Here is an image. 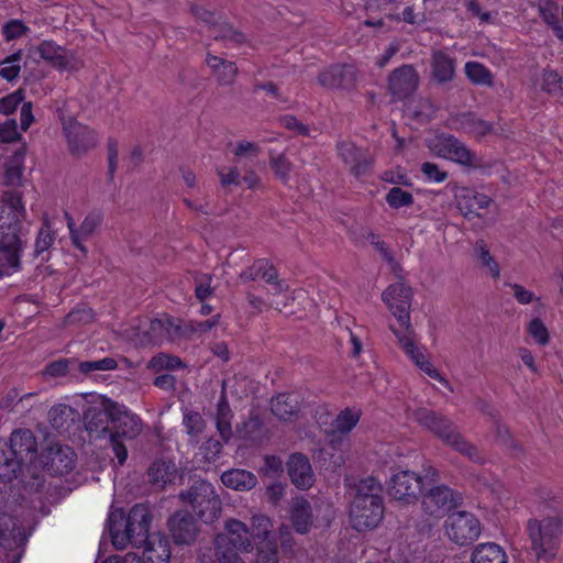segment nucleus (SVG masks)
Segmentation results:
<instances>
[{
  "label": "nucleus",
  "instance_id": "aec40b11",
  "mask_svg": "<svg viewBox=\"0 0 563 563\" xmlns=\"http://www.w3.org/2000/svg\"><path fill=\"white\" fill-rule=\"evenodd\" d=\"M110 399L102 402V408H90L85 412V427L91 439L110 440L111 417H110Z\"/></svg>",
  "mask_w": 563,
  "mask_h": 563
},
{
  "label": "nucleus",
  "instance_id": "bb28decb",
  "mask_svg": "<svg viewBox=\"0 0 563 563\" xmlns=\"http://www.w3.org/2000/svg\"><path fill=\"white\" fill-rule=\"evenodd\" d=\"M67 227L70 232V239L73 244L80 250L84 254L87 253V249L84 245V241L88 239L101 223V217L96 213L88 214L80 227L76 229L74 219L66 213Z\"/></svg>",
  "mask_w": 563,
  "mask_h": 563
},
{
  "label": "nucleus",
  "instance_id": "7c9ffc66",
  "mask_svg": "<svg viewBox=\"0 0 563 563\" xmlns=\"http://www.w3.org/2000/svg\"><path fill=\"white\" fill-rule=\"evenodd\" d=\"M22 542L23 534L15 519L7 514H0V548L13 550Z\"/></svg>",
  "mask_w": 563,
  "mask_h": 563
},
{
  "label": "nucleus",
  "instance_id": "412c9836",
  "mask_svg": "<svg viewBox=\"0 0 563 563\" xmlns=\"http://www.w3.org/2000/svg\"><path fill=\"white\" fill-rule=\"evenodd\" d=\"M419 85V76L412 65H402L395 69L388 79V88L393 96L402 99L411 95Z\"/></svg>",
  "mask_w": 563,
  "mask_h": 563
},
{
  "label": "nucleus",
  "instance_id": "0eeeda50",
  "mask_svg": "<svg viewBox=\"0 0 563 563\" xmlns=\"http://www.w3.org/2000/svg\"><path fill=\"white\" fill-rule=\"evenodd\" d=\"M391 313L396 317L399 327L404 328L401 333H415L410 322V307L412 300V290L404 282L390 285L382 295Z\"/></svg>",
  "mask_w": 563,
  "mask_h": 563
},
{
  "label": "nucleus",
  "instance_id": "c85d7f7f",
  "mask_svg": "<svg viewBox=\"0 0 563 563\" xmlns=\"http://www.w3.org/2000/svg\"><path fill=\"white\" fill-rule=\"evenodd\" d=\"M225 529L227 533H221L217 537L227 538L229 540V547L236 551H249L252 548L250 529L244 522L231 519L227 521Z\"/></svg>",
  "mask_w": 563,
  "mask_h": 563
},
{
  "label": "nucleus",
  "instance_id": "f3484780",
  "mask_svg": "<svg viewBox=\"0 0 563 563\" xmlns=\"http://www.w3.org/2000/svg\"><path fill=\"white\" fill-rule=\"evenodd\" d=\"M430 148L440 157L453 161L461 165H475V154L464 143L453 135L438 136Z\"/></svg>",
  "mask_w": 563,
  "mask_h": 563
},
{
  "label": "nucleus",
  "instance_id": "f704fd0d",
  "mask_svg": "<svg viewBox=\"0 0 563 563\" xmlns=\"http://www.w3.org/2000/svg\"><path fill=\"white\" fill-rule=\"evenodd\" d=\"M207 65L211 68L220 85H231L238 75V67L233 62L208 54Z\"/></svg>",
  "mask_w": 563,
  "mask_h": 563
},
{
  "label": "nucleus",
  "instance_id": "69168bd1",
  "mask_svg": "<svg viewBox=\"0 0 563 563\" xmlns=\"http://www.w3.org/2000/svg\"><path fill=\"white\" fill-rule=\"evenodd\" d=\"M29 30L21 20H11L3 25L2 33L7 41H12L27 33Z\"/></svg>",
  "mask_w": 563,
  "mask_h": 563
},
{
  "label": "nucleus",
  "instance_id": "2eb2a0df",
  "mask_svg": "<svg viewBox=\"0 0 563 563\" xmlns=\"http://www.w3.org/2000/svg\"><path fill=\"white\" fill-rule=\"evenodd\" d=\"M358 71L349 64H334L318 75V82L325 89L352 90L357 84Z\"/></svg>",
  "mask_w": 563,
  "mask_h": 563
},
{
  "label": "nucleus",
  "instance_id": "6e6552de",
  "mask_svg": "<svg viewBox=\"0 0 563 563\" xmlns=\"http://www.w3.org/2000/svg\"><path fill=\"white\" fill-rule=\"evenodd\" d=\"M444 528L449 539L461 547L473 543L482 531L479 520L467 511L451 514L444 522Z\"/></svg>",
  "mask_w": 563,
  "mask_h": 563
},
{
  "label": "nucleus",
  "instance_id": "7ed1b4c3",
  "mask_svg": "<svg viewBox=\"0 0 563 563\" xmlns=\"http://www.w3.org/2000/svg\"><path fill=\"white\" fill-rule=\"evenodd\" d=\"M412 417L421 427L428 429L444 444L451 446L468 460L473 462L482 460L477 448L460 433L456 426L449 418L428 408L413 410Z\"/></svg>",
  "mask_w": 563,
  "mask_h": 563
},
{
  "label": "nucleus",
  "instance_id": "de8ad7c7",
  "mask_svg": "<svg viewBox=\"0 0 563 563\" xmlns=\"http://www.w3.org/2000/svg\"><path fill=\"white\" fill-rule=\"evenodd\" d=\"M55 239V232L51 229L48 220L45 219L35 240L34 255L40 256L44 252L48 251L54 244Z\"/></svg>",
  "mask_w": 563,
  "mask_h": 563
},
{
  "label": "nucleus",
  "instance_id": "338daca9",
  "mask_svg": "<svg viewBox=\"0 0 563 563\" xmlns=\"http://www.w3.org/2000/svg\"><path fill=\"white\" fill-rule=\"evenodd\" d=\"M21 135L18 132V124L14 119L7 120L0 124V142L12 143L20 140Z\"/></svg>",
  "mask_w": 563,
  "mask_h": 563
},
{
  "label": "nucleus",
  "instance_id": "680f3d73",
  "mask_svg": "<svg viewBox=\"0 0 563 563\" xmlns=\"http://www.w3.org/2000/svg\"><path fill=\"white\" fill-rule=\"evenodd\" d=\"M20 465L13 455H8L0 450V477L11 479L20 470Z\"/></svg>",
  "mask_w": 563,
  "mask_h": 563
},
{
  "label": "nucleus",
  "instance_id": "58836bf2",
  "mask_svg": "<svg viewBox=\"0 0 563 563\" xmlns=\"http://www.w3.org/2000/svg\"><path fill=\"white\" fill-rule=\"evenodd\" d=\"M459 129L474 136H485L492 131V124L473 113H462L455 119Z\"/></svg>",
  "mask_w": 563,
  "mask_h": 563
},
{
  "label": "nucleus",
  "instance_id": "5fc2aeb1",
  "mask_svg": "<svg viewBox=\"0 0 563 563\" xmlns=\"http://www.w3.org/2000/svg\"><path fill=\"white\" fill-rule=\"evenodd\" d=\"M183 366L181 360L177 356L159 353L153 356L148 363V368L159 372L163 369H175Z\"/></svg>",
  "mask_w": 563,
  "mask_h": 563
},
{
  "label": "nucleus",
  "instance_id": "09e8293b",
  "mask_svg": "<svg viewBox=\"0 0 563 563\" xmlns=\"http://www.w3.org/2000/svg\"><path fill=\"white\" fill-rule=\"evenodd\" d=\"M360 412L351 409L341 411L333 420V431L339 433H349L358 422Z\"/></svg>",
  "mask_w": 563,
  "mask_h": 563
},
{
  "label": "nucleus",
  "instance_id": "2f4dec72",
  "mask_svg": "<svg viewBox=\"0 0 563 563\" xmlns=\"http://www.w3.org/2000/svg\"><path fill=\"white\" fill-rule=\"evenodd\" d=\"M299 396L292 393L279 394L272 399V412L280 420H291L299 412Z\"/></svg>",
  "mask_w": 563,
  "mask_h": 563
},
{
  "label": "nucleus",
  "instance_id": "4468645a",
  "mask_svg": "<svg viewBox=\"0 0 563 563\" xmlns=\"http://www.w3.org/2000/svg\"><path fill=\"white\" fill-rule=\"evenodd\" d=\"M422 488V477L411 471H400L394 474L388 485V495L406 504L418 499Z\"/></svg>",
  "mask_w": 563,
  "mask_h": 563
},
{
  "label": "nucleus",
  "instance_id": "4c0bfd02",
  "mask_svg": "<svg viewBox=\"0 0 563 563\" xmlns=\"http://www.w3.org/2000/svg\"><path fill=\"white\" fill-rule=\"evenodd\" d=\"M311 507L310 504L302 498H296L291 505V520L295 529L299 533H306L311 526Z\"/></svg>",
  "mask_w": 563,
  "mask_h": 563
},
{
  "label": "nucleus",
  "instance_id": "37998d69",
  "mask_svg": "<svg viewBox=\"0 0 563 563\" xmlns=\"http://www.w3.org/2000/svg\"><path fill=\"white\" fill-rule=\"evenodd\" d=\"M474 254L483 268H486L493 278L497 279L500 276L498 263L492 256L487 244L483 240H478L474 245Z\"/></svg>",
  "mask_w": 563,
  "mask_h": 563
},
{
  "label": "nucleus",
  "instance_id": "a878e982",
  "mask_svg": "<svg viewBox=\"0 0 563 563\" xmlns=\"http://www.w3.org/2000/svg\"><path fill=\"white\" fill-rule=\"evenodd\" d=\"M40 56L53 66L68 69L76 66V57L73 52L55 44L52 41H43L36 48Z\"/></svg>",
  "mask_w": 563,
  "mask_h": 563
},
{
  "label": "nucleus",
  "instance_id": "1a4fd4ad",
  "mask_svg": "<svg viewBox=\"0 0 563 563\" xmlns=\"http://www.w3.org/2000/svg\"><path fill=\"white\" fill-rule=\"evenodd\" d=\"M390 330L397 338L398 344L404 350L406 355L428 376L438 382L442 383L445 387L452 390V387L446 378H444L441 373L434 368L431 362L426 357L422 351H420L417 346L416 342V333L407 332L401 333L400 329H396L390 325Z\"/></svg>",
  "mask_w": 563,
  "mask_h": 563
},
{
  "label": "nucleus",
  "instance_id": "864d4df0",
  "mask_svg": "<svg viewBox=\"0 0 563 563\" xmlns=\"http://www.w3.org/2000/svg\"><path fill=\"white\" fill-rule=\"evenodd\" d=\"M118 363L112 357H104L98 361H86L78 364V369L82 374H89L91 372H104L115 369Z\"/></svg>",
  "mask_w": 563,
  "mask_h": 563
},
{
  "label": "nucleus",
  "instance_id": "13d9d810",
  "mask_svg": "<svg viewBox=\"0 0 563 563\" xmlns=\"http://www.w3.org/2000/svg\"><path fill=\"white\" fill-rule=\"evenodd\" d=\"M278 550L275 542H265L257 544L255 563H278Z\"/></svg>",
  "mask_w": 563,
  "mask_h": 563
},
{
  "label": "nucleus",
  "instance_id": "a19ab883",
  "mask_svg": "<svg viewBox=\"0 0 563 563\" xmlns=\"http://www.w3.org/2000/svg\"><path fill=\"white\" fill-rule=\"evenodd\" d=\"M464 70L467 79L474 85L492 87L494 84L492 71L478 62H467Z\"/></svg>",
  "mask_w": 563,
  "mask_h": 563
},
{
  "label": "nucleus",
  "instance_id": "9b49d317",
  "mask_svg": "<svg viewBox=\"0 0 563 563\" xmlns=\"http://www.w3.org/2000/svg\"><path fill=\"white\" fill-rule=\"evenodd\" d=\"M63 131L67 141L69 152L75 156H81L93 148L98 139L96 133L87 125L74 118L63 121Z\"/></svg>",
  "mask_w": 563,
  "mask_h": 563
},
{
  "label": "nucleus",
  "instance_id": "cd10ccee",
  "mask_svg": "<svg viewBox=\"0 0 563 563\" xmlns=\"http://www.w3.org/2000/svg\"><path fill=\"white\" fill-rule=\"evenodd\" d=\"M492 202L493 200L488 196L470 189H464L457 196V208L466 218L481 217L479 211L486 209Z\"/></svg>",
  "mask_w": 563,
  "mask_h": 563
},
{
  "label": "nucleus",
  "instance_id": "052dcab7",
  "mask_svg": "<svg viewBox=\"0 0 563 563\" xmlns=\"http://www.w3.org/2000/svg\"><path fill=\"white\" fill-rule=\"evenodd\" d=\"M24 100V91L23 89H18L12 93L0 99V113L4 115L12 114L16 108L23 103Z\"/></svg>",
  "mask_w": 563,
  "mask_h": 563
},
{
  "label": "nucleus",
  "instance_id": "6e6d98bb",
  "mask_svg": "<svg viewBox=\"0 0 563 563\" xmlns=\"http://www.w3.org/2000/svg\"><path fill=\"white\" fill-rule=\"evenodd\" d=\"M183 423L186 428L187 433L190 437H198L206 428V422L202 416L197 411L187 410L184 413Z\"/></svg>",
  "mask_w": 563,
  "mask_h": 563
},
{
  "label": "nucleus",
  "instance_id": "9d476101",
  "mask_svg": "<svg viewBox=\"0 0 563 563\" xmlns=\"http://www.w3.org/2000/svg\"><path fill=\"white\" fill-rule=\"evenodd\" d=\"M336 152L354 177L360 178L371 173L374 157L367 148L350 141H341L336 144Z\"/></svg>",
  "mask_w": 563,
  "mask_h": 563
},
{
  "label": "nucleus",
  "instance_id": "e433bc0d",
  "mask_svg": "<svg viewBox=\"0 0 563 563\" xmlns=\"http://www.w3.org/2000/svg\"><path fill=\"white\" fill-rule=\"evenodd\" d=\"M538 11L543 22L551 27L554 35L563 42V25L559 20V5L553 0H539Z\"/></svg>",
  "mask_w": 563,
  "mask_h": 563
},
{
  "label": "nucleus",
  "instance_id": "473e14b6",
  "mask_svg": "<svg viewBox=\"0 0 563 563\" xmlns=\"http://www.w3.org/2000/svg\"><path fill=\"white\" fill-rule=\"evenodd\" d=\"M471 563H508L504 548L495 542L477 544L471 555Z\"/></svg>",
  "mask_w": 563,
  "mask_h": 563
},
{
  "label": "nucleus",
  "instance_id": "774afa93",
  "mask_svg": "<svg viewBox=\"0 0 563 563\" xmlns=\"http://www.w3.org/2000/svg\"><path fill=\"white\" fill-rule=\"evenodd\" d=\"M266 258L256 260L250 267L244 269L240 274V279L243 283H249L251 280H256L258 278L262 279L263 268H265Z\"/></svg>",
  "mask_w": 563,
  "mask_h": 563
},
{
  "label": "nucleus",
  "instance_id": "79ce46f5",
  "mask_svg": "<svg viewBox=\"0 0 563 563\" xmlns=\"http://www.w3.org/2000/svg\"><path fill=\"white\" fill-rule=\"evenodd\" d=\"M251 538L258 540V544L275 542L272 533L271 519L264 515H254L252 518Z\"/></svg>",
  "mask_w": 563,
  "mask_h": 563
},
{
  "label": "nucleus",
  "instance_id": "c9c22d12",
  "mask_svg": "<svg viewBox=\"0 0 563 563\" xmlns=\"http://www.w3.org/2000/svg\"><path fill=\"white\" fill-rule=\"evenodd\" d=\"M221 481L224 486L235 490H250L256 483V476L245 470L233 468L222 474Z\"/></svg>",
  "mask_w": 563,
  "mask_h": 563
},
{
  "label": "nucleus",
  "instance_id": "39448f33",
  "mask_svg": "<svg viewBox=\"0 0 563 563\" xmlns=\"http://www.w3.org/2000/svg\"><path fill=\"white\" fill-rule=\"evenodd\" d=\"M562 525V519L555 517H549L541 521L537 519L528 521V536L538 560L550 561L555 558L560 544Z\"/></svg>",
  "mask_w": 563,
  "mask_h": 563
},
{
  "label": "nucleus",
  "instance_id": "8fccbe9b",
  "mask_svg": "<svg viewBox=\"0 0 563 563\" xmlns=\"http://www.w3.org/2000/svg\"><path fill=\"white\" fill-rule=\"evenodd\" d=\"M269 165L275 176L283 183L287 184L290 178L292 170L291 162L286 157L285 154L271 155Z\"/></svg>",
  "mask_w": 563,
  "mask_h": 563
},
{
  "label": "nucleus",
  "instance_id": "5701e85b",
  "mask_svg": "<svg viewBox=\"0 0 563 563\" xmlns=\"http://www.w3.org/2000/svg\"><path fill=\"white\" fill-rule=\"evenodd\" d=\"M173 540L178 544H189L195 541L198 532L194 517L187 511H177L168 521Z\"/></svg>",
  "mask_w": 563,
  "mask_h": 563
},
{
  "label": "nucleus",
  "instance_id": "a211bd4d",
  "mask_svg": "<svg viewBox=\"0 0 563 563\" xmlns=\"http://www.w3.org/2000/svg\"><path fill=\"white\" fill-rule=\"evenodd\" d=\"M384 516L383 503H371V500L354 499L350 519L352 527L357 531L373 529L378 526Z\"/></svg>",
  "mask_w": 563,
  "mask_h": 563
},
{
  "label": "nucleus",
  "instance_id": "72a5a7b5",
  "mask_svg": "<svg viewBox=\"0 0 563 563\" xmlns=\"http://www.w3.org/2000/svg\"><path fill=\"white\" fill-rule=\"evenodd\" d=\"M177 474L175 464L167 460H156L148 467L150 482L157 488H164L172 483Z\"/></svg>",
  "mask_w": 563,
  "mask_h": 563
},
{
  "label": "nucleus",
  "instance_id": "a18cd8bd",
  "mask_svg": "<svg viewBox=\"0 0 563 563\" xmlns=\"http://www.w3.org/2000/svg\"><path fill=\"white\" fill-rule=\"evenodd\" d=\"M213 37L217 41H223L228 45H239L245 41V35L227 23L217 24L213 26Z\"/></svg>",
  "mask_w": 563,
  "mask_h": 563
},
{
  "label": "nucleus",
  "instance_id": "423d86ee",
  "mask_svg": "<svg viewBox=\"0 0 563 563\" xmlns=\"http://www.w3.org/2000/svg\"><path fill=\"white\" fill-rule=\"evenodd\" d=\"M179 497L207 523L218 519L221 512L222 503L213 486L206 481H196L188 490L181 492Z\"/></svg>",
  "mask_w": 563,
  "mask_h": 563
},
{
  "label": "nucleus",
  "instance_id": "49530a36",
  "mask_svg": "<svg viewBox=\"0 0 563 563\" xmlns=\"http://www.w3.org/2000/svg\"><path fill=\"white\" fill-rule=\"evenodd\" d=\"M22 52L18 51L12 55L4 58L0 65L2 66L0 69V77L8 81H13L20 75L22 65Z\"/></svg>",
  "mask_w": 563,
  "mask_h": 563
},
{
  "label": "nucleus",
  "instance_id": "bf43d9fd",
  "mask_svg": "<svg viewBox=\"0 0 563 563\" xmlns=\"http://www.w3.org/2000/svg\"><path fill=\"white\" fill-rule=\"evenodd\" d=\"M217 175L223 188L238 187L242 183L241 173L236 166L219 168Z\"/></svg>",
  "mask_w": 563,
  "mask_h": 563
},
{
  "label": "nucleus",
  "instance_id": "ea45409f",
  "mask_svg": "<svg viewBox=\"0 0 563 563\" xmlns=\"http://www.w3.org/2000/svg\"><path fill=\"white\" fill-rule=\"evenodd\" d=\"M383 487L373 476L362 478L356 484V495L354 499L371 500V503H383Z\"/></svg>",
  "mask_w": 563,
  "mask_h": 563
},
{
  "label": "nucleus",
  "instance_id": "0e129e2a",
  "mask_svg": "<svg viewBox=\"0 0 563 563\" xmlns=\"http://www.w3.org/2000/svg\"><path fill=\"white\" fill-rule=\"evenodd\" d=\"M388 18L393 21H404L408 24H419L426 21L424 13L416 12L415 5H407L402 11L401 16L399 14H388Z\"/></svg>",
  "mask_w": 563,
  "mask_h": 563
},
{
  "label": "nucleus",
  "instance_id": "c756f323",
  "mask_svg": "<svg viewBox=\"0 0 563 563\" xmlns=\"http://www.w3.org/2000/svg\"><path fill=\"white\" fill-rule=\"evenodd\" d=\"M217 431L224 443H228L233 435L232 431V419L233 412L228 401V397L222 388L220 398L217 404V410L214 415Z\"/></svg>",
  "mask_w": 563,
  "mask_h": 563
},
{
  "label": "nucleus",
  "instance_id": "e2e57ef3",
  "mask_svg": "<svg viewBox=\"0 0 563 563\" xmlns=\"http://www.w3.org/2000/svg\"><path fill=\"white\" fill-rule=\"evenodd\" d=\"M527 330L528 333L533 338V340L540 345H545L549 343V331L545 324L539 318L532 319L529 322Z\"/></svg>",
  "mask_w": 563,
  "mask_h": 563
},
{
  "label": "nucleus",
  "instance_id": "ddd939ff",
  "mask_svg": "<svg viewBox=\"0 0 563 563\" xmlns=\"http://www.w3.org/2000/svg\"><path fill=\"white\" fill-rule=\"evenodd\" d=\"M461 501V496L450 487L440 485L428 490L422 497L423 511L434 518H441Z\"/></svg>",
  "mask_w": 563,
  "mask_h": 563
},
{
  "label": "nucleus",
  "instance_id": "dca6fc26",
  "mask_svg": "<svg viewBox=\"0 0 563 563\" xmlns=\"http://www.w3.org/2000/svg\"><path fill=\"white\" fill-rule=\"evenodd\" d=\"M179 325L170 317L153 319L137 333L136 341L142 346L161 345L165 341L174 340L179 334Z\"/></svg>",
  "mask_w": 563,
  "mask_h": 563
},
{
  "label": "nucleus",
  "instance_id": "4be33fe9",
  "mask_svg": "<svg viewBox=\"0 0 563 563\" xmlns=\"http://www.w3.org/2000/svg\"><path fill=\"white\" fill-rule=\"evenodd\" d=\"M431 79L438 85L451 82L456 76V58L444 49H433L430 56Z\"/></svg>",
  "mask_w": 563,
  "mask_h": 563
},
{
  "label": "nucleus",
  "instance_id": "20e7f679",
  "mask_svg": "<svg viewBox=\"0 0 563 563\" xmlns=\"http://www.w3.org/2000/svg\"><path fill=\"white\" fill-rule=\"evenodd\" d=\"M111 432L110 443L118 459V464L123 465L128 459V450L123 440H133L142 432V421L125 406L110 401Z\"/></svg>",
  "mask_w": 563,
  "mask_h": 563
},
{
  "label": "nucleus",
  "instance_id": "c03bdc74",
  "mask_svg": "<svg viewBox=\"0 0 563 563\" xmlns=\"http://www.w3.org/2000/svg\"><path fill=\"white\" fill-rule=\"evenodd\" d=\"M73 409L67 405H57L49 409L48 421L58 432L67 429L69 420H73Z\"/></svg>",
  "mask_w": 563,
  "mask_h": 563
},
{
  "label": "nucleus",
  "instance_id": "b1692460",
  "mask_svg": "<svg viewBox=\"0 0 563 563\" xmlns=\"http://www.w3.org/2000/svg\"><path fill=\"white\" fill-rule=\"evenodd\" d=\"M200 563H244L236 550L229 547V540L224 537H216L213 547L201 550Z\"/></svg>",
  "mask_w": 563,
  "mask_h": 563
},
{
  "label": "nucleus",
  "instance_id": "3c124183",
  "mask_svg": "<svg viewBox=\"0 0 563 563\" xmlns=\"http://www.w3.org/2000/svg\"><path fill=\"white\" fill-rule=\"evenodd\" d=\"M542 90L553 96L563 97L561 76L554 70L545 69L542 75Z\"/></svg>",
  "mask_w": 563,
  "mask_h": 563
},
{
  "label": "nucleus",
  "instance_id": "4d7b16f0",
  "mask_svg": "<svg viewBox=\"0 0 563 563\" xmlns=\"http://www.w3.org/2000/svg\"><path fill=\"white\" fill-rule=\"evenodd\" d=\"M222 449L221 441L210 438L200 445L198 454L206 463H212L219 459Z\"/></svg>",
  "mask_w": 563,
  "mask_h": 563
},
{
  "label": "nucleus",
  "instance_id": "f03ea898",
  "mask_svg": "<svg viewBox=\"0 0 563 563\" xmlns=\"http://www.w3.org/2000/svg\"><path fill=\"white\" fill-rule=\"evenodd\" d=\"M26 217L19 192H5L0 205V260L12 272L21 269V254L26 242L22 239L21 221Z\"/></svg>",
  "mask_w": 563,
  "mask_h": 563
},
{
  "label": "nucleus",
  "instance_id": "6ab92c4d",
  "mask_svg": "<svg viewBox=\"0 0 563 563\" xmlns=\"http://www.w3.org/2000/svg\"><path fill=\"white\" fill-rule=\"evenodd\" d=\"M10 454L15 457L20 467L33 463L37 455V443L29 429H18L10 437Z\"/></svg>",
  "mask_w": 563,
  "mask_h": 563
},
{
  "label": "nucleus",
  "instance_id": "603ef678",
  "mask_svg": "<svg viewBox=\"0 0 563 563\" xmlns=\"http://www.w3.org/2000/svg\"><path fill=\"white\" fill-rule=\"evenodd\" d=\"M386 201L390 208L399 209L413 205V197L400 187H393L386 195Z\"/></svg>",
  "mask_w": 563,
  "mask_h": 563
},
{
  "label": "nucleus",
  "instance_id": "f8f14e48",
  "mask_svg": "<svg viewBox=\"0 0 563 563\" xmlns=\"http://www.w3.org/2000/svg\"><path fill=\"white\" fill-rule=\"evenodd\" d=\"M76 454L67 445L54 443L42 451L40 462L51 475L68 474L75 466Z\"/></svg>",
  "mask_w": 563,
  "mask_h": 563
},
{
  "label": "nucleus",
  "instance_id": "f257e3e1",
  "mask_svg": "<svg viewBox=\"0 0 563 563\" xmlns=\"http://www.w3.org/2000/svg\"><path fill=\"white\" fill-rule=\"evenodd\" d=\"M109 533L112 544L123 550L128 544L143 548V554L152 563H163L169 558L168 543L158 536H150L151 512L144 505H135L125 518L122 510H114L109 516Z\"/></svg>",
  "mask_w": 563,
  "mask_h": 563
},
{
  "label": "nucleus",
  "instance_id": "393cba45",
  "mask_svg": "<svg viewBox=\"0 0 563 563\" xmlns=\"http://www.w3.org/2000/svg\"><path fill=\"white\" fill-rule=\"evenodd\" d=\"M287 472L296 487L308 489L312 486L314 475L306 455L301 453L291 454L287 462Z\"/></svg>",
  "mask_w": 563,
  "mask_h": 563
}]
</instances>
